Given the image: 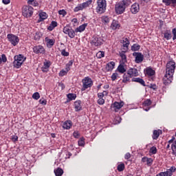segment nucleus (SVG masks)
<instances>
[{"label": "nucleus", "instance_id": "1", "mask_svg": "<svg viewBox=\"0 0 176 176\" xmlns=\"http://www.w3.org/2000/svg\"><path fill=\"white\" fill-rule=\"evenodd\" d=\"M175 71V62L169 61L166 64V74L163 78V83L165 85H170L173 82V76Z\"/></svg>", "mask_w": 176, "mask_h": 176}, {"label": "nucleus", "instance_id": "2", "mask_svg": "<svg viewBox=\"0 0 176 176\" xmlns=\"http://www.w3.org/2000/svg\"><path fill=\"white\" fill-rule=\"evenodd\" d=\"M96 12L98 14L105 13L107 10V0H98L97 1Z\"/></svg>", "mask_w": 176, "mask_h": 176}, {"label": "nucleus", "instance_id": "3", "mask_svg": "<svg viewBox=\"0 0 176 176\" xmlns=\"http://www.w3.org/2000/svg\"><path fill=\"white\" fill-rule=\"evenodd\" d=\"M82 83L81 91H85L93 86V80L90 77L87 76L82 80Z\"/></svg>", "mask_w": 176, "mask_h": 176}, {"label": "nucleus", "instance_id": "4", "mask_svg": "<svg viewBox=\"0 0 176 176\" xmlns=\"http://www.w3.org/2000/svg\"><path fill=\"white\" fill-rule=\"evenodd\" d=\"M22 14L24 17H32L34 14V8L30 6H24L22 8Z\"/></svg>", "mask_w": 176, "mask_h": 176}, {"label": "nucleus", "instance_id": "5", "mask_svg": "<svg viewBox=\"0 0 176 176\" xmlns=\"http://www.w3.org/2000/svg\"><path fill=\"white\" fill-rule=\"evenodd\" d=\"M7 38L13 46H17V45H19V42H20L19 36L12 34H8L7 35Z\"/></svg>", "mask_w": 176, "mask_h": 176}, {"label": "nucleus", "instance_id": "6", "mask_svg": "<svg viewBox=\"0 0 176 176\" xmlns=\"http://www.w3.org/2000/svg\"><path fill=\"white\" fill-rule=\"evenodd\" d=\"M63 32L72 39L75 38L76 32H75V30H74L69 25H66L63 28Z\"/></svg>", "mask_w": 176, "mask_h": 176}, {"label": "nucleus", "instance_id": "7", "mask_svg": "<svg viewBox=\"0 0 176 176\" xmlns=\"http://www.w3.org/2000/svg\"><path fill=\"white\" fill-rule=\"evenodd\" d=\"M89 5H91V1H87L82 3L78 4L74 9V12H79L80 10H83L85 8H87Z\"/></svg>", "mask_w": 176, "mask_h": 176}, {"label": "nucleus", "instance_id": "8", "mask_svg": "<svg viewBox=\"0 0 176 176\" xmlns=\"http://www.w3.org/2000/svg\"><path fill=\"white\" fill-rule=\"evenodd\" d=\"M126 8V7H125L121 2H119L118 3L116 4V12L117 14H122V13H124Z\"/></svg>", "mask_w": 176, "mask_h": 176}, {"label": "nucleus", "instance_id": "9", "mask_svg": "<svg viewBox=\"0 0 176 176\" xmlns=\"http://www.w3.org/2000/svg\"><path fill=\"white\" fill-rule=\"evenodd\" d=\"M33 52L35 54H45L46 50H45V47L41 45H38L33 47Z\"/></svg>", "mask_w": 176, "mask_h": 176}, {"label": "nucleus", "instance_id": "10", "mask_svg": "<svg viewBox=\"0 0 176 176\" xmlns=\"http://www.w3.org/2000/svg\"><path fill=\"white\" fill-rule=\"evenodd\" d=\"M133 56L135 57V61L137 64L144 61V55L141 52H133Z\"/></svg>", "mask_w": 176, "mask_h": 176}, {"label": "nucleus", "instance_id": "11", "mask_svg": "<svg viewBox=\"0 0 176 176\" xmlns=\"http://www.w3.org/2000/svg\"><path fill=\"white\" fill-rule=\"evenodd\" d=\"M91 43L94 46H101L102 45V38L101 37H93Z\"/></svg>", "mask_w": 176, "mask_h": 176}, {"label": "nucleus", "instance_id": "12", "mask_svg": "<svg viewBox=\"0 0 176 176\" xmlns=\"http://www.w3.org/2000/svg\"><path fill=\"white\" fill-rule=\"evenodd\" d=\"M131 12L133 14H137L140 12V4L133 3L131 7Z\"/></svg>", "mask_w": 176, "mask_h": 176}, {"label": "nucleus", "instance_id": "13", "mask_svg": "<svg viewBox=\"0 0 176 176\" xmlns=\"http://www.w3.org/2000/svg\"><path fill=\"white\" fill-rule=\"evenodd\" d=\"M168 144H172L171 149L173 151V155L176 156V140L175 138H173L171 140L168 141Z\"/></svg>", "mask_w": 176, "mask_h": 176}, {"label": "nucleus", "instance_id": "14", "mask_svg": "<svg viewBox=\"0 0 176 176\" xmlns=\"http://www.w3.org/2000/svg\"><path fill=\"white\" fill-rule=\"evenodd\" d=\"M127 73H128V75H130L131 78H133V76H138L139 75L138 69L135 68H130L127 71Z\"/></svg>", "mask_w": 176, "mask_h": 176}, {"label": "nucleus", "instance_id": "15", "mask_svg": "<svg viewBox=\"0 0 176 176\" xmlns=\"http://www.w3.org/2000/svg\"><path fill=\"white\" fill-rule=\"evenodd\" d=\"M45 39L47 47H52V46H54V43H56V40L54 38H50L49 37H45Z\"/></svg>", "mask_w": 176, "mask_h": 176}, {"label": "nucleus", "instance_id": "16", "mask_svg": "<svg viewBox=\"0 0 176 176\" xmlns=\"http://www.w3.org/2000/svg\"><path fill=\"white\" fill-rule=\"evenodd\" d=\"M72 127V120H67L65 121L63 124V129L64 130H69Z\"/></svg>", "mask_w": 176, "mask_h": 176}, {"label": "nucleus", "instance_id": "17", "mask_svg": "<svg viewBox=\"0 0 176 176\" xmlns=\"http://www.w3.org/2000/svg\"><path fill=\"white\" fill-rule=\"evenodd\" d=\"M82 102L80 100H77L74 102V109L76 112H79V111H82Z\"/></svg>", "mask_w": 176, "mask_h": 176}, {"label": "nucleus", "instance_id": "18", "mask_svg": "<svg viewBox=\"0 0 176 176\" xmlns=\"http://www.w3.org/2000/svg\"><path fill=\"white\" fill-rule=\"evenodd\" d=\"M131 76L129 74L128 72L124 73L122 77V83H127L130 82V79H131Z\"/></svg>", "mask_w": 176, "mask_h": 176}, {"label": "nucleus", "instance_id": "19", "mask_svg": "<svg viewBox=\"0 0 176 176\" xmlns=\"http://www.w3.org/2000/svg\"><path fill=\"white\" fill-rule=\"evenodd\" d=\"M124 104L123 102H115L113 103V107H114V111L116 112H118V111H119V109H120V108H122V107H123Z\"/></svg>", "mask_w": 176, "mask_h": 176}, {"label": "nucleus", "instance_id": "20", "mask_svg": "<svg viewBox=\"0 0 176 176\" xmlns=\"http://www.w3.org/2000/svg\"><path fill=\"white\" fill-rule=\"evenodd\" d=\"M14 60H16V61H19V63L23 64V63L25 61V58L22 54H19V55L15 56L14 57Z\"/></svg>", "mask_w": 176, "mask_h": 176}, {"label": "nucleus", "instance_id": "21", "mask_svg": "<svg viewBox=\"0 0 176 176\" xmlns=\"http://www.w3.org/2000/svg\"><path fill=\"white\" fill-rule=\"evenodd\" d=\"M86 27H87V23H84L80 25L78 28H76L75 30V32H83V31L86 30Z\"/></svg>", "mask_w": 176, "mask_h": 176}, {"label": "nucleus", "instance_id": "22", "mask_svg": "<svg viewBox=\"0 0 176 176\" xmlns=\"http://www.w3.org/2000/svg\"><path fill=\"white\" fill-rule=\"evenodd\" d=\"M50 61H47L44 63L43 67L41 68L43 72H47L49 71V68H50Z\"/></svg>", "mask_w": 176, "mask_h": 176}, {"label": "nucleus", "instance_id": "23", "mask_svg": "<svg viewBox=\"0 0 176 176\" xmlns=\"http://www.w3.org/2000/svg\"><path fill=\"white\" fill-rule=\"evenodd\" d=\"M113 68H115V62H113V61H111V62L107 63L106 65V69L108 72L112 71V69H113Z\"/></svg>", "mask_w": 176, "mask_h": 176}, {"label": "nucleus", "instance_id": "24", "mask_svg": "<svg viewBox=\"0 0 176 176\" xmlns=\"http://www.w3.org/2000/svg\"><path fill=\"white\" fill-rule=\"evenodd\" d=\"M132 82H136L137 83L142 85V86H145V81H144V79L140 78H132Z\"/></svg>", "mask_w": 176, "mask_h": 176}, {"label": "nucleus", "instance_id": "25", "mask_svg": "<svg viewBox=\"0 0 176 176\" xmlns=\"http://www.w3.org/2000/svg\"><path fill=\"white\" fill-rule=\"evenodd\" d=\"M164 38L166 39V41H170V39L173 38V35H171V32H170V30H166L164 33Z\"/></svg>", "mask_w": 176, "mask_h": 176}, {"label": "nucleus", "instance_id": "26", "mask_svg": "<svg viewBox=\"0 0 176 176\" xmlns=\"http://www.w3.org/2000/svg\"><path fill=\"white\" fill-rule=\"evenodd\" d=\"M160 133H162L161 130H159V131L155 130L153 134V139L157 140V138H159V136L160 135Z\"/></svg>", "mask_w": 176, "mask_h": 176}, {"label": "nucleus", "instance_id": "27", "mask_svg": "<svg viewBox=\"0 0 176 176\" xmlns=\"http://www.w3.org/2000/svg\"><path fill=\"white\" fill-rule=\"evenodd\" d=\"M54 174L56 176H61L64 174V170L61 168H58L56 170H54Z\"/></svg>", "mask_w": 176, "mask_h": 176}, {"label": "nucleus", "instance_id": "28", "mask_svg": "<svg viewBox=\"0 0 176 176\" xmlns=\"http://www.w3.org/2000/svg\"><path fill=\"white\" fill-rule=\"evenodd\" d=\"M146 74L148 76H153V75H155V70L152 69L151 68H147L146 69Z\"/></svg>", "mask_w": 176, "mask_h": 176}, {"label": "nucleus", "instance_id": "29", "mask_svg": "<svg viewBox=\"0 0 176 176\" xmlns=\"http://www.w3.org/2000/svg\"><path fill=\"white\" fill-rule=\"evenodd\" d=\"M56 26H57V23L53 21L50 25V26L48 27L49 31H53V30H54V28H56Z\"/></svg>", "mask_w": 176, "mask_h": 176}, {"label": "nucleus", "instance_id": "30", "mask_svg": "<svg viewBox=\"0 0 176 176\" xmlns=\"http://www.w3.org/2000/svg\"><path fill=\"white\" fill-rule=\"evenodd\" d=\"M120 2L122 5H124L125 8H128V6H130V5H131V0H122Z\"/></svg>", "mask_w": 176, "mask_h": 176}, {"label": "nucleus", "instance_id": "31", "mask_svg": "<svg viewBox=\"0 0 176 176\" xmlns=\"http://www.w3.org/2000/svg\"><path fill=\"white\" fill-rule=\"evenodd\" d=\"M120 26L119 25V23L118 21L113 20L111 23V28L112 30H117V28H119Z\"/></svg>", "mask_w": 176, "mask_h": 176}, {"label": "nucleus", "instance_id": "32", "mask_svg": "<svg viewBox=\"0 0 176 176\" xmlns=\"http://www.w3.org/2000/svg\"><path fill=\"white\" fill-rule=\"evenodd\" d=\"M140 48H141V46L138 44H133L131 46L132 52H138V50H140Z\"/></svg>", "mask_w": 176, "mask_h": 176}, {"label": "nucleus", "instance_id": "33", "mask_svg": "<svg viewBox=\"0 0 176 176\" xmlns=\"http://www.w3.org/2000/svg\"><path fill=\"white\" fill-rule=\"evenodd\" d=\"M39 17H40L39 21H42L47 19V14H46V12H41L39 14Z\"/></svg>", "mask_w": 176, "mask_h": 176}, {"label": "nucleus", "instance_id": "34", "mask_svg": "<svg viewBox=\"0 0 176 176\" xmlns=\"http://www.w3.org/2000/svg\"><path fill=\"white\" fill-rule=\"evenodd\" d=\"M173 175H171V173H170V171H165V172H161L160 173H158L157 175H156V176H171Z\"/></svg>", "mask_w": 176, "mask_h": 176}, {"label": "nucleus", "instance_id": "35", "mask_svg": "<svg viewBox=\"0 0 176 176\" xmlns=\"http://www.w3.org/2000/svg\"><path fill=\"white\" fill-rule=\"evenodd\" d=\"M28 1V5H32V6H38L39 3L36 0H27Z\"/></svg>", "mask_w": 176, "mask_h": 176}, {"label": "nucleus", "instance_id": "36", "mask_svg": "<svg viewBox=\"0 0 176 176\" xmlns=\"http://www.w3.org/2000/svg\"><path fill=\"white\" fill-rule=\"evenodd\" d=\"M118 71L120 74H124V72H126V69H124V66L123 65H120L118 67Z\"/></svg>", "mask_w": 176, "mask_h": 176}, {"label": "nucleus", "instance_id": "37", "mask_svg": "<svg viewBox=\"0 0 176 176\" xmlns=\"http://www.w3.org/2000/svg\"><path fill=\"white\" fill-rule=\"evenodd\" d=\"M103 24H108L109 23V18L107 16H103L101 18Z\"/></svg>", "mask_w": 176, "mask_h": 176}, {"label": "nucleus", "instance_id": "38", "mask_svg": "<svg viewBox=\"0 0 176 176\" xmlns=\"http://www.w3.org/2000/svg\"><path fill=\"white\" fill-rule=\"evenodd\" d=\"M104 56H105V52L103 51H99L96 54L97 58H102V57H104Z\"/></svg>", "mask_w": 176, "mask_h": 176}, {"label": "nucleus", "instance_id": "39", "mask_svg": "<svg viewBox=\"0 0 176 176\" xmlns=\"http://www.w3.org/2000/svg\"><path fill=\"white\" fill-rule=\"evenodd\" d=\"M130 45V41H129V38H125L123 40V46L124 47H126V49L129 47V45Z\"/></svg>", "mask_w": 176, "mask_h": 176}, {"label": "nucleus", "instance_id": "40", "mask_svg": "<svg viewBox=\"0 0 176 176\" xmlns=\"http://www.w3.org/2000/svg\"><path fill=\"white\" fill-rule=\"evenodd\" d=\"M14 68H20V67H21V65H23V63H21V62H19L18 60H14Z\"/></svg>", "mask_w": 176, "mask_h": 176}, {"label": "nucleus", "instance_id": "41", "mask_svg": "<svg viewBox=\"0 0 176 176\" xmlns=\"http://www.w3.org/2000/svg\"><path fill=\"white\" fill-rule=\"evenodd\" d=\"M8 61V58H6V55L2 54L1 57H0V64H2L3 63H6Z\"/></svg>", "mask_w": 176, "mask_h": 176}, {"label": "nucleus", "instance_id": "42", "mask_svg": "<svg viewBox=\"0 0 176 176\" xmlns=\"http://www.w3.org/2000/svg\"><path fill=\"white\" fill-rule=\"evenodd\" d=\"M74 64V60H69L67 64H66V68L65 69H67V71H69L71 69V67H72V65Z\"/></svg>", "mask_w": 176, "mask_h": 176}, {"label": "nucleus", "instance_id": "43", "mask_svg": "<svg viewBox=\"0 0 176 176\" xmlns=\"http://www.w3.org/2000/svg\"><path fill=\"white\" fill-rule=\"evenodd\" d=\"M149 153H152V155H156V153H157V148H156L155 146H152L150 148Z\"/></svg>", "mask_w": 176, "mask_h": 176}, {"label": "nucleus", "instance_id": "44", "mask_svg": "<svg viewBox=\"0 0 176 176\" xmlns=\"http://www.w3.org/2000/svg\"><path fill=\"white\" fill-rule=\"evenodd\" d=\"M151 104L152 101H151V99H147L143 102V107H149Z\"/></svg>", "mask_w": 176, "mask_h": 176}, {"label": "nucleus", "instance_id": "45", "mask_svg": "<svg viewBox=\"0 0 176 176\" xmlns=\"http://www.w3.org/2000/svg\"><path fill=\"white\" fill-rule=\"evenodd\" d=\"M60 52L64 57H68L69 56V52H67L65 49L60 50Z\"/></svg>", "mask_w": 176, "mask_h": 176}, {"label": "nucleus", "instance_id": "46", "mask_svg": "<svg viewBox=\"0 0 176 176\" xmlns=\"http://www.w3.org/2000/svg\"><path fill=\"white\" fill-rule=\"evenodd\" d=\"M117 170L120 173L124 170V164H120L118 166Z\"/></svg>", "mask_w": 176, "mask_h": 176}, {"label": "nucleus", "instance_id": "47", "mask_svg": "<svg viewBox=\"0 0 176 176\" xmlns=\"http://www.w3.org/2000/svg\"><path fill=\"white\" fill-rule=\"evenodd\" d=\"M67 98H69V100H75V98H76V94H67Z\"/></svg>", "mask_w": 176, "mask_h": 176}, {"label": "nucleus", "instance_id": "48", "mask_svg": "<svg viewBox=\"0 0 176 176\" xmlns=\"http://www.w3.org/2000/svg\"><path fill=\"white\" fill-rule=\"evenodd\" d=\"M32 98H34V100H38V98H41V95L39 94V92H35L34 94H33Z\"/></svg>", "mask_w": 176, "mask_h": 176}, {"label": "nucleus", "instance_id": "49", "mask_svg": "<svg viewBox=\"0 0 176 176\" xmlns=\"http://www.w3.org/2000/svg\"><path fill=\"white\" fill-rule=\"evenodd\" d=\"M69 71V70H67V69H66V70H64V69L61 70L60 72V73H59V76H65V75H67V74H68Z\"/></svg>", "mask_w": 176, "mask_h": 176}, {"label": "nucleus", "instance_id": "50", "mask_svg": "<svg viewBox=\"0 0 176 176\" xmlns=\"http://www.w3.org/2000/svg\"><path fill=\"white\" fill-rule=\"evenodd\" d=\"M79 146H85V138H82L78 140Z\"/></svg>", "mask_w": 176, "mask_h": 176}, {"label": "nucleus", "instance_id": "51", "mask_svg": "<svg viewBox=\"0 0 176 176\" xmlns=\"http://www.w3.org/2000/svg\"><path fill=\"white\" fill-rule=\"evenodd\" d=\"M162 2L164 3L165 6H170L171 0H162Z\"/></svg>", "mask_w": 176, "mask_h": 176}, {"label": "nucleus", "instance_id": "52", "mask_svg": "<svg viewBox=\"0 0 176 176\" xmlns=\"http://www.w3.org/2000/svg\"><path fill=\"white\" fill-rule=\"evenodd\" d=\"M73 137H74V138H79V137H80V133H79V131H76L73 133Z\"/></svg>", "mask_w": 176, "mask_h": 176}, {"label": "nucleus", "instance_id": "53", "mask_svg": "<svg viewBox=\"0 0 176 176\" xmlns=\"http://www.w3.org/2000/svg\"><path fill=\"white\" fill-rule=\"evenodd\" d=\"M167 170L169 171V173H170L171 175H173V173H175L176 168H175V166H172Z\"/></svg>", "mask_w": 176, "mask_h": 176}, {"label": "nucleus", "instance_id": "54", "mask_svg": "<svg viewBox=\"0 0 176 176\" xmlns=\"http://www.w3.org/2000/svg\"><path fill=\"white\" fill-rule=\"evenodd\" d=\"M98 104H99V105H104V104H105V100H104L102 98H99L98 100Z\"/></svg>", "mask_w": 176, "mask_h": 176}, {"label": "nucleus", "instance_id": "55", "mask_svg": "<svg viewBox=\"0 0 176 176\" xmlns=\"http://www.w3.org/2000/svg\"><path fill=\"white\" fill-rule=\"evenodd\" d=\"M172 34L173 35V41H175V39H176V28H175L172 30Z\"/></svg>", "mask_w": 176, "mask_h": 176}, {"label": "nucleus", "instance_id": "56", "mask_svg": "<svg viewBox=\"0 0 176 176\" xmlns=\"http://www.w3.org/2000/svg\"><path fill=\"white\" fill-rule=\"evenodd\" d=\"M153 163V160H152V158L147 159V162H146L147 166H152Z\"/></svg>", "mask_w": 176, "mask_h": 176}, {"label": "nucleus", "instance_id": "57", "mask_svg": "<svg viewBox=\"0 0 176 176\" xmlns=\"http://www.w3.org/2000/svg\"><path fill=\"white\" fill-rule=\"evenodd\" d=\"M118 73H113L112 75H111V80L113 81H115L116 80V78H118Z\"/></svg>", "mask_w": 176, "mask_h": 176}, {"label": "nucleus", "instance_id": "58", "mask_svg": "<svg viewBox=\"0 0 176 176\" xmlns=\"http://www.w3.org/2000/svg\"><path fill=\"white\" fill-rule=\"evenodd\" d=\"M105 94H107V91H103V93H98V98H103L104 96H105Z\"/></svg>", "mask_w": 176, "mask_h": 176}, {"label": "nucleus", "instance_id": "59", "mask_svg": "<svg viewBox=\"0 0 176 176\" xmlns=\"http://www.w3.org/2000/svg\"><path fill=\"white\" fill-rule=\"evenodd\" d=\"M39 102L41 105H46V104H47V101L45 99H40Z\"/></svg>", "mask_w": 176, "mask_h": 176}, {"label": "nucleus", "instance_id": "60", "mask_svg": "<svg viewBox=\"0 0 176 176\" xmlns=\"http://www.w3.org/2000/svg\"><path fill=\"white\" fill-rule=\"evenodd\" d=\"M120 57H121L122 61H126V60L127 58V57L126 56V54H124V53H121Z\"/></svg>", "mask_w": 176, "mask_h": 176}, {"label": "nucleus", "instance_id": "61", "mask_svg": "<svg viewBox=\"0 0 176 176\" xmlns=\"http://www.w3.org/2000/svg\"><path fill=\"white\" fill-rule=\"evenodd\" d=\"M59 14L62 15V16H65V14H67V12L64 10H60L58 11Z\"/></svg>", "mask_w": 176, "mask_h": 176}, {"label": "nucleus", "instance_id": "62", "mask_svg": "<svg viewBox=\"0 0 176 176\" xmlns=\"http://www.w3.org/2000/svg\"><path fill=\"white\" fill-rule=\"evenodd\" d=\"M130 157H131V155L130 154V153H126L125 154L124 159H126V160H129Z\"/></svg>", "mask_w": 176, "mask_h": 176}, {"label": "nucleus", "instance_id": "63", "mask_svg": "<svg viewBox=\"0 0 176 176\" xmlns=\"http://www.w3.org/2000/svg\"><path fill=\"white\" fill-rule=\"evenodd\" d=\"M12 140L14 142H16V141H17L19 140V137H17V135H13L12 137Z\"/></svg>", "mask_w": 176, "mask_h": 176}, {"label": "nucleus", "instance_id": "64", "mask_svg": "<svg viewBox=\"0 0 176 176\" xmlns=\"http://www.w3.org/2000/svg\"><path fill=\"white\" fill-rule=\"evenodd\" d=\"M173 6H176V0H170Z\"/></svg>", "mask_w": 176, "mask_h": 176}]
</instances>
